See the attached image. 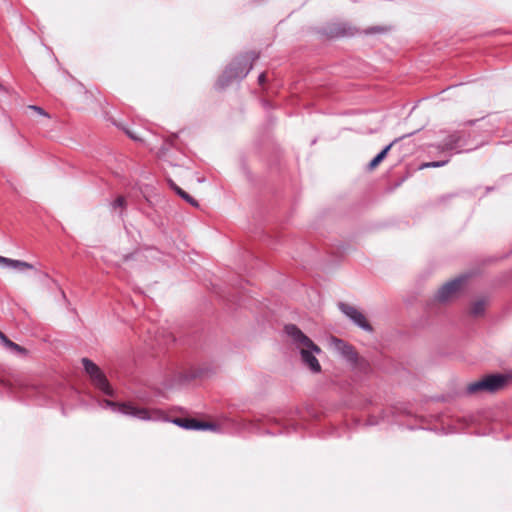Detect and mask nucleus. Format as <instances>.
<instances>
[{"mask_svg": "<svg viewBox=\"0 0 512 512\" xmlns=\"http://www.w3.org/2000/svg\"><path fill=\"white\" fill-rule=\"evenodd\" d=\"M81 362L92 385L109 397L107 399L98 400V406L104 410H110L114 414H128V406L124 402L114 400L115 391L101 368L88 358H83Z\"/></svg>", "mask_w": 512, "mask_h": 512, "instance_id": "f257e3e1", "label": "nucleus"}, {"mask_svg": "<svg viewBox=\"0 0 512 512\" xmlns=\"http://www.w3.org/2000/svg\"><path fill=\"white\" fill-rule=\"evenodd\" d=\"M285 332L290 337L293 345L299 350L304 366L312 373H320L322 368L316 355L321 354V348L294 324L286 325Z\"/></svg>", "mask_w": 512, "mask_h": 512, "instance_id": "f03ea898", "label": "nucleus"}, {"mask_svg": "<svg viewBox=\"0 0 512 512\" xmlns=\"http://www.w3.org/2000/svg\"><path fill=\"white\" fill-rule=\"evenodd\" d=\"M467 279L468 277L466 275H461L445 283L438 290L437 299L441 302H447L457 298L464 291Z\"/></svg>", "mask_w": 512, "mask_h": 512, "instance_id": "7ed1b4c3", "label": "nucleus"}, {"mask_svg": "<svg viewBox=\"0 0 512 512\" xmlns=\"http://www.w3.org/2000/svg\"><path fill=\"white\" fill-rule=\"evenodd\" d=\"M258 58L255 52H249L236 58L229 66L228 73L232 78H243L252 69L254 61Z\"/></svg>", "mask_w": 512, "mask_h": 512, "instance_id": "20e7f679", "label": "nucleus"}, {"mask_svg": "<svg viewBox=\"0 0 512 512\" xmlns=\"http://www.w3.org/2000/svg\"><path fill=\"white\" fill-rule=\"evenodd\" d=\"M339 308L347 317H349L360 328H362L366 331H372V326L368 322L367 318L356 307L349 305V304L341 303L339 305Z\"/></svg>", "mask_w": 512, "mask_h": 512, "instance_id": "39448f33", "label": "nucleus"}, {"mask_svg": "<svg viewBox=\"0 0 512 512\" xmlns=\"http://www.w3.org/2000/svg\"><path fill=\"white\" fill-rule=\"evenodd\" d=\"M174 423L188 430H214L215 425L210 422L200 421L194 418H176Z\"/></svg>", "mask_w": 512, "mask_h": 512, "instance_id": "423d86ee", "label": "nucleus"}, {"mask_svg": "<svg viewBox=\"0 0 512 512\" xmlns=\"http://www.w3.org/2000/svg\"><path fill=\"white\" fill-rule=\"evenodd\" d=\"M331 345L334 347L335 350H337L339 353H341L344 357H346L350 361H356L357 360V352L355 351L354 347L347 342L332 337L330 339Z\"/></svg>", "mask_w": 512, "mask_h": 512, "instance_id": "0eeeda50", "label": "nucleus"}, {"mask_svg": "<svg viewBox=\"0 0 512 512\" xmlns=\"http://www.w3.org/2000/svg\"><path fill=\"white\" fill-rule=\"evenodd\" d=\"M0 266L3 268L12 269L21 273H24L27 270L34 269V266L28 262L7 258L4 256H0Z\"/></svg>", "mask_w": 512, "mask_h": 512, "instance_id": "6e6552de", "label": "nucleus"}, {"mask_svg": "<svg viewBox=\"0 0 512 512\" xmlns=\"http://www.w3.org/2000/svg\"><path fill=\"white\" fill-rule=\"evenodd\" d=\"M486 392L494 393L504 388L508 378L500 374H492L485 376Z\"/></svg>", "mask_w": 512, "mask_h": 512, "instance_id": "1a4fd4ad", "label": "nucleus"}, {"mask_svg": "<svg viewBox=\"0 0 512 512\" xmlns=\"http://www.w3.org/2000/svg\"><path fill=\"white\" fill-rule=\"evenodd\" d=\"M486 307L487 300L480 298L471 303L469 312L474 317H480L484 314Z\"/></svg>", "mask_w": 512, "mask_h": 512, "instance_id": "9d476101", "label": "nucleus"}, {"mask_svg": "<svg viewBox=\"0 0 512 512\" xmlns=\"http://www.w3.org/2000/svg\"><path fill=\"white\" fill-rule=\"evenodd\" d=\"M396 140L387 145L376 157H374L370 163L368 164V169L370 171L374 170L378 167V165L386 158L388 155V152L392 148V146L395 144Z\"/></svg>", "mask_w": 512, "mask_h": 512, "instance_id": "9b49d317", "label": "nucleus"}, {"mask_svg": "<svg viewBox=\"0 0 512 512\" xmlns=\"http://www.w3.org/2000/svg\"><path fill=\"white\" fill-rule=\"evenodd\" d=\"M396 140L387 145L376 157H374L370 163L368 164V169L370 171L374 170L378 167V165L386 158L388 155V152L392 148V146L395 144Z\"/></svg>", "mask_w": 512, "mask_h": 512, "instance_id": "f8f14e48", "label": "nucleus"}, {"mask_svg": "<svg viewBox=\"0 0 512 512\" xmlns=\"http://www.w3.org/2000/svg\"><path fill=\"white\" fill-rule=\"evenodd\" d=\"M466 391L470 395L486 392L485 376L475 382L469 383L466 387Z\"/></svg>", "mask_w": 512, "mask_h": 512, "instance_id": "ddd939ff", "label": "nucleus"}, {"mask_svg": "<svg viewBox=\"0 0 512 512\" xmlns=\"http://www.w3.org/2000/svg\"><path fill=\"white\" fill-rule=\"evenodd\" d=\"M130 416L137 417L142 420H148L151 418L150 412L148 409L143 407H137L132 402H130Z\"/></svg>", "mask_w": 512, "mask_h": 512, "instance_id": "4468645a", "label": "nucleus"}, {"mask_svg": "<svg viewBox=\"0 0 512 512\" xmlns=\"http://www.w3.org/2000/svg\"><path fill=\"white\" fill-rule=\"evenodd\" d=\"M173 188L174 190L176 191V193L182 198L184 199L185 201H187L189 204H191L192 206L194 207H198L199 204L198 202L193 198L191 197L188 193H186L183 189H181L180 187L176 186V185H173Z\"/></svg>", "mask_w": 512, "mask_h": 512, "instance_id": "2eb2a0df", "label": "nucleus"}, {"mask_svg": "<svg viewBox=\"0 0 512 512\" xmlns=\"http://www.w3.org/2000/svg\"><path fill=\"white\" fill-rule=\"evenodd\" d=\"M5 347H6L7 349H10V350H11L12 352H14V353H17V354L25 355V354L27 353V350H26L24 347H22V346H20V345H18V344H16V343H14V342H13V341H11V340L6 344V346H5Z\"/></svg>", "mask_w": 512, "mask_h": 512, "instance_id": "dca6fc26", "label": "nucleus"}, {"mask_svg": "<svg viewBox=\"0 0 512 512\" xmlns=\"http://www.w3.org/2000/svg\"><path fill=\"white\" fill-rule=\"evenodd\" d=\"M447 161H436V162H428L422 165V168H430V167H441L444 166Z\"/></svg>", "mask_w": 512, "mask_h": 512, "instance_id": "f3484780", "label": "nucleus"}, {"mask_svg": "<svg viewBox=\"0 0 512 512\" xmlns=\"http://www.w3.org/2000/svg\"><path fill=\"white\" fill-rule=\"evenodd\" d=\"M125 204V197H118L113 203V209L116 210L118 207L121 208Z\"/></svg>", "mask_w": 512, "mask_h": 512, "instance_id": "a211bd4d", "label": "nucleus"}, {"mask_svg": "<svg viewBox=\"0 0 512 512\" xmlns=\"http://www.w3.org/2000/svg\"><path fill=\"white\" fill-rule=\"evenodd\" d=\"M29 108L37 112L39 115L48 116V114L41 107L31 105Z\"/></svg>", "mask_w": 512, "mask_h": 512, "instance_id": "6ab92c4d", "label": "nucleus"}, {"mask_svg": "<svg viewBox=\"0 0 512 512\" xmlns=\"http://www.w3.org/2000/svg\"><path fill=\"white\" fill-rule=\"evenodd\" d=\"M387 31V28L385 27H373V28H370L369 32H373V33H382V32H386Z\"/></svg>", "mask_w": 512, "mask_h": 512, "instance_id": "aec40b11", "label": "nucleus"}, {"mask_svg": "<svg viewBox=\"0 0 512 512\" xmlns=\"http://www.w3.org/2000/svg\"><path fill=\"white\" fill-rule=\"evenodd\" d=\"M0 341L2 342V344L4 346H6V344L10 341V339H8L6 337V335L0 331Z\"/></svg>", "mask_w": 512, "mask_h": 512, "instance_id": "412c9836", "label": "nucleus"}, {"mask_svg": "<svg viewBox=\"0 0 512 512\" xmlns=\"http://www.w3.org/2000/svg\"><path fill=\"white\" fill-rule=\"evenodd\" d=\"M266 76H267V75H266V73H265V72H263V73H261V74H260V76H259V78H258V82H259V84H263V83L266 81Z\"/></svg>", "mask_w": 512, "mask_h": 512, "instance_id": "4be33fe9", "label": "nucleus"}, {"mask_svg": "<svg viewBox=\"0 0 512 512\" xmlns=\"http://www.w3.org/2000/svg\"><path fill=\"white\" fill-rule=\"evenodd\" d=\"M445 146H446V148H447V149H452V147H453V146H452V145H450V144H445Z\"/></svg>", "mask_w": 512, "mask_h": 512, "instance_id": "5701e85b", "label": "nucleus"}, {"mask_svg": "<svg viewBox=\"0 0 512 512\" xmlns=\"http://www.w3.org/2000/svg\"><path fill=\"white\" fill-rule=\"evenodd\" d=\"M130 139H136L131 133L129 134Z\"/></svg>", "mask_w": 512, "mask_h": 512, "instance_id": "b1692460", "label": "nucleus"}]
</instances>
